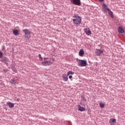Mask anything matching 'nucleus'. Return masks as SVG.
<instances>
[{
	"mask_svg": "<svg viewBox=\"0 0 125 125\" xmlns=\"http://www.w3.org/2000/svg\"><path fill=\"white\" fill-rule=\"evenodd\" d=\"M105 10H107L108 12L111 11L109 8H105Z\"/></svg>",
	"mask_w": 125,
	"mask_h": 125,
	"instance_id": "25",
	"label": "nucleus"
},
{
	"mask_svg": "<svg viewBox=\"0 0 125 125\" xmlns=\"http://www.w3.org/2000/svg\"><path fill=\"white\" fill-rule=\"evenodd\" d=\"M2 56H3V53L1 51H0V58H2Z\"/></svg>",
	"mask_w": 125,
	"mask_h": 125,
	"instance_id": "22",
	"label": "nucleus"
},
{
	"mask_svg": "<svg viewBox=\"0 0 125 125\" xmlns=\"http://www.w3.org/2000/svg\"><path fill=\"white\" fill-rule=\"evenodd\" d=\"M13 33L15 36H18L19 35V31L18 30H14Z\"/></svg>",
	"mask_w": 125,
	"mask_h": 125,
	"instance_id": "14",
	"label": "nucleus"
},
{
	"mask_svg": "<svg viewBox=\"0 0 125 125\" xmlns=\"http://www.w3.org/2000/svg\"><path fill=\"white\" fill-rule=\"evenodd\" d=\"M84 31L87 36H90V34H91V31L89 30V28H86L84 29Z\"/></svg>",
	"mask_w": 125,
	"mask_h": 125,
	"instance_id": "8",
	"label": "nucleus"
},
{
	"mask_svg": "<svg viewBox=\"0 0 125 125\" xmlns=\"http://www.w3.org/2000/svg\"><path fill=\"white\" fill-rule=\"evenodd\" d=\"M100 107H101V108H104L105 104L103 103H100Z\"/></svg>",
	"mask_w": 125,
	"mask_h": 125,
	"instance_id": "20",
	"label": "nucleus"
},
{
	"mask_svg": "<svg viewBox=\"0 0 125 125\" xmlns=\"http://www.w3.org/2000/svg\"><path fill=\"white\" fill-rule=\"evenodd\" d=\"M99 1L102 2L103 1H104V0H99Z\"/></svg>",
	"mask_w": 125,
	"mask_h": 125,
	"instance_id": "27",
	"label": "nucleus"
},
{
	"mask_svg": "<svg viewBox=\"0 0 125 125\" xmlns=\"http://www.w3.org/2000/svg\"><path fill=\"white\" fill-rule=\"evenodd\" d=\"M68 78L69 79H72V78H73V76L72 75H69Z\"/></svg>",
	"mask_w": 125,
	"mask_h": 125,
	"instance_id": "26",
	"label": "nucleus"
},
{
	"mask_svg": "<svg viewBox=\"0 0 125 125\" xmlns=\"http://www.w3.org/2000/svg\"><path fill=\"white\" fill-rule=\"evenodd\" d=\"M118 31L120 34H124L125 33V30L122 28V26L119 27Z\"/></svg>",
	"mask_w": 125,
	"mask_h": 125,
	"instance_id": "11",
	"label": "nucleus"
},
{
	"mask_svg": "<svg viewBox=\"0 0 125 125\" xmlns=\"http://www.w3.org/2000/svg\"><path fill=\"white\" fill-rule=\"evenodd\" d=\"M23 33H24V37L26 38L27 39L30 38V31L28 29H24L23 30Z\"/></svg>",
	"mask_w": 125,
	"mask_h": 125,
	"instance_id": "5",
	"label": "nucleus"
},
{
	"mask_svg": "<svg viewBox=\"0 0 125 125\" xmlns=\"http://www.w3.org/2000/svg\"><path fill=\"white\" fill-rule=\"evenodd\" d=\"M79 66L81 67H85L87 66V62L85 60H79Z\"/></svg>",
	"mask_w": 125,
	"mask_h": 125,
	"instance_id": "1",
	"label": "nucleus"
},
{
	"mask_svg": "<svg viewBox=\"0 0 125 125\" xmlns=\"http://www.w3.org/2000/svg\"><path fill=\"white\" fill-rule=\"evenodd\" d=\"M109 123L112 124H116L117 122L116 121V119L112 118V119H110L109 120Z\"/></svg>",
	"mask_w": 125,
	"mask_h": 125,
	"instance_id": "15",
	"label": "nucleus"
},
{
	"mask_svg": "<svg viewBox=\"0 0 125 125\" xmlns=\"http://www.w3.org/2000/svg\"><path fill=\"white\" fill-rule=\"evenodd\" d=\"M70 1L72 2L73 4H75V5H78V6L82 5L81 0H70Z\"/></svg>",
	"mask_w": 125,
	"mask_h": 125,
	"instance_id": "3",
	"label": "nucleus"
},
{
	"mask_svg": "<svg viewBox=\"0 0 125 125\" xmlns=\"http://www.w3.org/2000/svg\"><path fill=\"white\" fill-rule=\"evenodd\" d=\"M108 15L110 16L111 18H114V15H113V12L112 11L110 10L108 12Z\"/></svg>",
	"mask_w": 125,
	"mask_h": 125,
	"instance_id": "16",
	"label": "nucleus"
},
{
	"mask_svg": "<svg viewBox=\"0 0 125 125\" xmlns=\"http://www.w3.org/2000/svg\"><path fill=\"white\" fill-rule=\"evenodd\" d=\"M62 80L64 82H67L68 81V76L66 74H64L62 75Z\"/></svg>",
	"mask_w": 125,
	"mask_h": 125,
	"instance_id": "10",
	"label": "nucleus"
},
{
	"mask_svg": "<svg viewBox=\"0 0 125 125\" xmlns=\"http://www.w3.org/2000/svg\"><path fill=\"white\" fill-rule=\"evenodd\" d=\"M102 54H103V50H101V49H96V54H97L98 56H100V55H101Z\"/></svg>",
	"mask_w": 125,
	"mask_h": 125,
	"instance_id": "6",
	"label": "nucleus"
},
{
	"mask_svg": "<svg viewBox=\"0 0 125 125\" xmlns=\"http://www.w3.org/2000/svg\"><path fill=\"white\" fill-rule=\"evenodd\" d=\"M0 62H1V63H4V64H5V65H8V62H9V60H8V59H7V58L5 57V58H3L2 59L0 58Z\"/></svg>",
	"mask_w": 125,
	"mask_h": 125,
	"instance_id": "4",
	"label": "nucleus"
},
{
	"mask_svg": "<svg viewBox=\"0 0 125 125\" xmlns=\"http://www.w3.org/2000/svg\"><path fill=\"white\" fill-rule=\"evenodd\" d=\"M42 65L43 66H49V65H51V62L50 61L43 62H42Z\"/></svg>",
	"mask_w": 125,
	"mask_h": 125,
	"instance_id": "7",
	"label": "nucleus"
},
{
	"mask_svg": "<svg viewBox=\"0 0 125 125\" xmlns=\"http://www.w3.org/2000/svg\"><path fill=\"white\" fill-rule=\"evenodd\" d=\"M84 54V51H83V49H81L79 51V56H81L82 57L83 56Z\"/></svg>",
	"mask_w": 125,
	"mask_h": 125,
	"instance_id": "13",
	"label": "nucleus"
},
{
	"mask_svg": "<svg viewBox=\"0 0 125 125\" xmlns=\"http://www.w3.org/2000/svg\"><path fill=\"white\" fill-rule=\"evenodd\" d=\"M104 11H106V10H104Z\"/></svg>",
	"mask_w": 125,
	"mask_h": 125,
	"instance_id": "29",
	"label": "nucleus"
},
{
	"mask_svg": "<svg viewBox=\"0 0 125 125\" xmlns=\"http://www.w3.org/2000/svg\"><path fill=\"white\" fill-rule=\"evenodd\" d=\"M43 59H44V60H46V59H48V58H44Z\"/></svg>",
	"mask_w": 125,
	"mask_h": 125,
	"instance_id": "28",
	"label": "nucleus"
},
{
	"mask_svg": "<svg viewBox=\"0 0 125 125\" xmlns=\"http://www.w3.org/2000/svg\"><path fill=\"white\" fill-rule=\"evenodd\" d=\"M7 105H8L9 108L11 109L13 108V107H14V104L11 102L7 103Z\"/></svg>",
	"mask_w": 125,
	"mask_h": 125,
	"instance_id": "12",
	"label": "nucleus"
},
{
	"mask_svg": "<svg viewBox=\"0 0 125 125\" xmlns=\"http://www.w3.org/2000/svg\"><path fill=\"white\" fill-rule=\"evenodd\" d=\"M78 110L80 111V112H84L85 111V108L83 106H81V105H78Z\"/></svg>",
	"mask_w": 125,
	"mask_h": 125,
	"instance_id": "9",
	"label": "nucleus"
},
{
	"mask_svg": "<svg viewBox=\"0 0 125 125\" xmlns=\"http://www.w3.org/2000/svg\"><path fill=\"white\" fill-rule=\"evenodd\" d=\"M39 57V59L40 60V61H42V55H41V54H39L38 55Z\"/></svg>",
	"mask_w": 125,
	"mask_h": 125,
	"instance_id": "21",
	"label": "nucleus"
},
{
	"mask_svg": "<svg viewBox=\"0 0 125 125\" xmlns=\"http://www.w3.org/2000/svg\"><path fill=\"white\" fill-rule=\"evenodd\" d=\"M73 24L75 25H80L81 23H82V18L81 17L78 18V19H73Z\"/></svg>",
	"mask_w": 125,
	"mask_h": 125,
	"instance_id": "2",
	"label": "nucleus"
},
{
	"mask_svg": "<svg viewBox=\"0 0 125 125\" xmlns=\"http://www.w3.org/2000/svg\"><path fill=\"white\" fill-rule=\"evenodd\" d=\"M103 7H104V9H106V8H107V5H106L105 3L103 4Z\"/></svg>",
	"mask_w": 125,
	"mask_h": 125,
	"instance_id": "24",
	"label": "nucleus"
},
{
	"mask_svg": "<svg viewBox=\"0 0 125 125\" xmlns=\"http://www.w3.org/2000/svg\"><path fill=\"white\" fill-rule=\"evenodd\" d=\"M67 76H68L69 75H74V72L73 71H69L67 72Z\"/></svg>",
	"mask_w": 125,
	"mask_h": 125,
	"instance_id": "19",
	"label": "nucleus"
},
{
	"mask_svg": "<svg viewBox=\"0 0 125 125\" xmlns=\"http://www.w3.org/2000/svg\"><path fill=\"white\" fill-rule=\"evenodd\" d=\"M11 83L15 85V84H16V81H15L14 79H12L11 80Z\"/></svg>",
	"mask_w": 125,
	"mask_h": 125,
	"instance_id": "17",
	"label": "nucleus"
},
{
	"mask_svg": "<svg viewBox=\"0 0 125 125\" xmlns=\"http://www.w3.org/2000/svg\"><path fill=\"white\" fill-rule=\"evenodd\" d=\"M81 97H82L81 101H82L83 102H84V103L86 102V100H85V99H84V96H82Z\"/></svg>",
	"mask_w": 125,
	"mask_h": 125,
	"instance_id": "18",
	"label": "nucleus"
},
{
	"mask_svg": "<svg viewBox=\"0 0 125 125\" xmlns=\"http://www.w3.org/2000/svg\"><path fill=\"white\" fill-rule=\"evenodd\" d=\"M79 17H81L78 16L77 15H74L73 16V18H75V19H78Z\"/></svg>",
	"mask_w": 125,
	"mask_h": 125,
	"instance_id": "23",
	"label": "nucleus"
}]
</instances>
